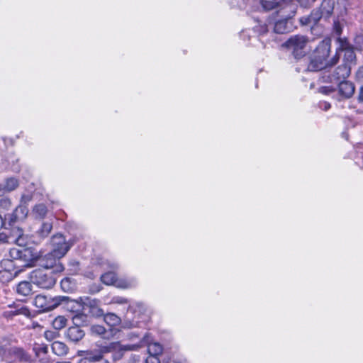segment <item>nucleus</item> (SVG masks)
Listing matches in <instances>:
<instances>
[{
	"mask_svg": "<svg viewBox=\"0 0 363 363\" xmlns=\"http://www.w3.org/2000/svg\"><path fill=\"white\" fill-rule=\"evenodd\" d=\"M330 51V43L329 41H322L315 50L314 57L311 60L308 69L310 71L323 70L322 72V79L324 82L333 83L337 82L340 79L347 78L351 71V67L347 62L338 66L331 74L329 67L335 65L339 56L336 54L331 60L330 64L325 62Z\"/></svg>",
	"mask_w": 363,
	"mask_h": 363,
	"instance_id": "obj_1",
	"label": "nucleus"
},
{
	"mask_svg": "<svg viewBox=\"0 0 363 363\" xmlns=\"http://www.w3.org/2000/svg\"><path fill=\"white\" fill-rule=\"evenodd\" d=\"M150 337L147 334L138 344L123 345L118 342H111L108 346L104 347L101 349V351L102 352H110L112 351H132L137 350L139 348L147 345L149 355L158 357L162 353V346L158 342H150Z\"/></svg>",
	"mask_w": 363,
	"mask_h": 363,
	"instance_id": "obj_2",
	"label": "nucleus"
},
{
	"mask_svg": "<svg viewBox=\"0 0 363 363\" xmlns=\"http://www.w3.org/2000/svg\"><path fill=\"white\" fill-rule=\"evenodd\" d=\"M29 279L32 284L43 289H51L55 284L57 279L53 271L44 268L31 272Z\"/></svg>",
	"mask_w": 363,
	"mask_h": 363,
	"instance_id": "obj_3",
	"label": "nucleus"
},
{
	"mask_svg": "<svg viewBox=\"0 0 363 363\" xmlns=\"http://www.w3.org/2000/svg\"><path fill=\"white\" fill-rule=\"evenodd\" d=\"M101 281L106 285H114L118 288L129 289L135 287L138 281L133 277H125L118 279L116 274L111 271L104 273L101 276Z\"/></svg>",
	"mask_w": 363,
	"mask_h": 363,
	"instance_id": "obj_4",
	"label": "nucleus"
},
{
	"mask_svg": "<svg viewBox=\"0 0 363 363\" xmlns=\"http://www.w3.org/2000/svg\"><path fill=\"white\" fill-rule=\"evenodd\" d=\"M65 298V296H55L51 298L45 295L39 294L35 297L33 304L40 311H48L57 307Z\"/></svg>",
	"mask_w": 363,
	"mask_h": 363,
	"instance_id": "obj_5",
	"label": "nucleus"
},
{
	"mask_svg": "<svg viewBox=\"0 0 363 363\" xmlns=\"http://www.w3.org/2000/svg\"><path fill=\"white\" fill-rule=\"evenodd\" d=\"M308 43L307 37L302 35L291 36L284 45L291 50L295 57H299L304 53V49Z\"/></svg>",
	"mask_w": 363,
	"mask_h": 363,
	"instance_id": "obj_6",
	"label": "nucleus"
},
{
	"mask_svg": "<svg viewBox=\"0 0 363 363\" xmlns=\"http://www.w3.org/2000/svg\"><path fill=\"white\" fill-rule=\"evenodd\" d=\"M0 242H15L18 246H23L25 244L23 230L18 227H15L9 231L5 227L4 230L0 233Z\"/></svg>",
	"mask_w": 363,
	"mask_h": 363,
	"instance_id": "obj_7",
	"label": "nucleus"
},
{
	"mask_svg": "<svg viewBox=\"0 0 363 363\" xmlns=\"http://www.w3.org/2000/svg\"><path fill=\"white\" fill-rule=\"evenodd\" d=\"M52 250L57 257H63L69 251L70 245L66 242L62 234H56L51 240Z\"/></svg>",
	"mask_w": 363,
	"mask_h": 363,
	"instance_id": "obj_8",
	"label": "nucleus"
},
{
	"mask_svg": "<svg viewBox=\"0 0 363 363\" xmlns=\"http://www.w3.org/2000/svg\"><path fill=\"white\" fill-rule=\"evenodd\" d=\"M62 257H57L55 252L52 250L43 258L41 265L44 269L48 270H50L52 267H55L54 271L62 272L64 268L59 262V259Z\"/></svg>",
	"mask_w": 363,
	"mask_h": 363,
	"instance_id": "obj_9",
	"label": "nucleus"
},
{
	"mask_svg": "<svg viewBox=\"0 0 363 363\" xmlns=\"http://www.w3.org/2000/svg\"><path fill=\"white\" fill-rule=\"evenodd\" d=\"M26 243L21 247V260L25 263V266L31 267L38 259L39 255L36 250L31 247H23Z\"/></svg>",
	"mask_w": 363,
	"mask_h": 363,
	"instance_id": "obj_10",
	"label": "nucleus"
},
{
	"mask_svg": "<svg viewBox=\"0 0 363 363\" xmlns=\"http://www.w3.org/2000/svg\"><path fill=\"white\" fill-rule=\"evenodd\" d=\"M294 22L291 16L278 20L274 26V31L276 33L283 34L293 30Z\"/></svg>",
	"mask_w": 363,
	"mask_h": 363,
	"instance_id": "obj_11",
	"label": "nucleus"
},
{
	"mask_svg": "<svg viewBox=\"0 0 363 363\" xmlns=\"http://www.w3.org/2000/svg\"><path fill=\"white\" fill-rule=\"evenodd\" d=\"M355 86L349 81H342L338 85V100L351 98L354 94Z\"/></svg>",
	"mask_w": 363,
	"mask_h": 363,
	"instance_id": "obj_12",
	"label": "nucleus"
},
{
	"mask_svg": "<svg viewBox=\"0 0 363 363\" xmlns=\"http://www.w3.org/2000/svg\"><path fill=\"white\" fill-rule=\"evenodd\" d=\"M331 10L328 11L326 9L323 8V0H321V4L320 8L318 9L313 10L311 13L313 23H315L317 24L322 18L327 20L332 16L335 6L334 0H331Z\"/></svg>",
	"mask_w": 363,
	"mask_h": 363,
	"instance_id": "obj_13",
	"label": "nucleus"
},
{
	"mask_svg": "<svg viewBox=\"0 0 363 363\" xmlns=\"http://www.w3.org/2000/svg\"><path fill=\"white\" fill-rule=\"evenodd\" d=\"M28 213V207L26 205L19 204L14 211L9 216V225L11 226L16 221L24 220L27 217Z\"/></svg>",
	"mask_w": 363,
	"mask_h": 363,
	"instance_id": "obj_14",
	"label": "nucleus"
},
{
	"mask_svg": "<svg viewBox=\"0 0 363 363\" xmlns=\"http://www.w3.org/2000/svg\"><path fill=\"white\" fill-rule=\"evenodd\" d=\"M11 357L21 362H27L30 360V355L21 347H11L9 350Z\"/></svg>",
	"mask_w": 363,
	"mask_h": 363,
	"instance_id": "obj_15",
	"label": "nucleus"
},
{
	"mask_svg": "<svg viewBox=\"0 0 363 363\" xmlns=\"http://www.w3.org/2000/svg\"><path fill=\"white\" fill-rule=\"evenodd\" d=\"M19 185L18 180L15 177H9L0 183V196L15 190Z\"/></svg>",
	"mask_w": 363,
	"mask_h": 363,
	"instance_id": "obj_16",
	"label": "nucleus"
},
{
	"mask_svg": "<svg viewBox=\"0 0 363 363\" xmlns=\"http://www.w3.org/2000/svg\"><path fill=\"white\" fill-rule=\"evenodd\" d=\"M84 306L89 308V313L96 317L104 315V311L99 306V301L96 299L86 298L84 302Z\"/></svg>",
	"mask_w": 363,
	"mask_h": 363,
	"instance_id": "obj_17",
	"label": "nucleus"
},
{
	"mask_svg": "<svg viewBox=\"0 0 363 363\" xmlns=\"http://www.w3.org/2000/svg\"><path fill=\"white\" fill-rule=\"evenodd\" d=\"M92 335L100 336L104 339H110L113 335V330H106L103 325H93L90 328Z\"/></svg>",
	"mask_w": 363,
	"mask_h": 363,
	"instance_id": "obj_18",
	"label": "nucleus"
},
{
	"mask_svg": "<svg viewBox=\"0 0 363 363\" xmlns=\"http://www.w3.org/2000/svg\"><path fill=\"white\" fill-rule=\"evenodd\" d=\"M84 335V331L78 326L70 327L67 333V337L73 342L79 341Z\"/></svg>",
	"mask_w": 363,
	"mask_h": 363,
	"instance_id": "obj_19",
	"label": "nucleus"
},
{
	"mask_svg": "<svg viewBox=\"0 0 363 363\" xmlns=\"http://www.w3.org/2000/svg\"><path fill=\"white\" fill-rule=\"evenodd\" d=\"M31 282L23 281H21L16 286V292L22 296H27L32 293Z\"/></svg>",
	"mask_w": 363,
	"mask_h": 363,
	"instance_id": "obj_20",
	"label": "nucleus"
},
{
	"mask_svg": "<svg viewBox=\"0 0 363 363\" xmlns=\"http://www.w3.org/2000/svg\"><path fill=\"white\" fill-rule=\"evenodd\" d=\"M267 4H264L262 0H255L256 4H259L264 11L272 10L277 7L281 6L284 0H267Z\"/></svg>",
	"mask_w": 363,
	"mask_h": 363,
	"instance_id": "obj_21",
	"label": "nucleus"
},
{
	"mask_svg": "<svg viewBox=\"0 0 363 363\" xmlns=\"http://www.w3.org/2000/svg\"><path fill=\"white\" fill-rule=\"evenodd\" d=\"M52 352L57 356L66 355L68 352L67 346L62 342L55 341L51 346Z\"/></svg>",
	"mask_w": 363,
	"mask_h": 363,
	"instance_id": "obj_22",
	"label": "nucleus"
},
{
	"mask_svg": "<svg viewBox=\"0 0 363 363\" xmlns=\"http://www.w3.org/2000/svg\"><path fill=\"white\" fill-rule=\"evenodd\" d=\"M103 316L105 323L112 327L119 325L121 322V318L113 313H108Z\"/></svg>",
	"mask_w": 363,
	"mask_h": 363,
	"instance_id": "obj_23",
	"label": "nucleus"
},
{
	"mask_svg": "<svg viewBox=\"0 0 363 363\" xmlns=\"http://www.w3.org/2000/svg\"><path fill=\"white\" fill-rule=\"evenodd\" d=\"M48 213V208L45 205L40 203L35 205L33 209V214L35 218L43 219Z\"/></svg>",
	"mask_w": 363,
	"mask_h": 363,
	"instance_id": "obj_24",
	"label": "nucleus"
},
{
	"mask_svg": "<svg viewBox=\"0 0 363 363\" xmlns=\"http://www.w3.org/2000/svg\"><path fill=\"white\" fill-rule=\"evenodd\" d=\"M62 289L65 292H72L75 290L76 285L71 278H65L60 283Z\"/></svg>",
	"mask_w": 363,
	"mask_h": 363,
	"instance_id": "obj_25",
	"label": "nucleus"
},
{
	"mask_svg": "<svg viewBox=\"0 0 363 363\" xmlns=\"http://www.w3.org/2000/svg\"><path fill=\"white\" fill-rule=\"evenodd\" d=\"M52 228V223L48 222L43 223L40 228L38 230V234L42 238H45L50 234Z\"/></svg>",
	"mask_w": 363,
	"mask_h": 363,
	"instance_id": "obj_26",
	"label": "nucleus"
},
{
	"mask_svg": "<svg viewBox=\"0 0 363 363\" xmlns=\"http://www.w3.org/2000/svg\"><path fill=\"white\" fill-rule=\"evenodd\" d=\"M253 30L259 35H264L269 31V25L265 22L258 21L257 24L254 26Z\"/></svg>",
	"mask_w": 363,
	"mask_h": 363,
	"instance_id": "obj_27",
	"label": "nucleus"
},
{
	"mask_svg": "<svg viewBox=\"0 0 363 363\" xmlns=\"http://www.w3.org/2000/svg\"><path fill=\"white\" fill-rule=\"evenodd\" d=\"M102 359L101 353L96 354H89L84 358L82 359L79 363H95Z\"/></svg>",
	"mask_w": 363,
	"mask_h": 363,
	"instance_id": "obj_28",
	"label": "nucleus"
},
{
	"mask_svg": "<svg viewBox=\"0 0 363 363\" xmlns=\"http://www.w3.org/2000/svg\"><path fill=\"white\" fill-rule=\"evenodd\" d=\"M67 323V319L64 316H57L52 321L53 328L55 330H61L65 328Z\"/></svg>",
	"mask_w": 363,
	"mask_h": 363,
	"instance_id": "obj_29",
	"label": "nucleus"
},
{
	"mask_svg": "<svg viewBox=\"0 0 363 363\" xmlns=\"http://www.w3.org/2000/svg\"><path fill=\"white\" fill-rule=\"evenodd\" d=\"M21 247H14L10 250L9 255L13 259L21 260Z\"/></svg>",
	"mask_w": 363,
	"mask_h": 363,
	"instance_id": "obj_30",
	"label": "nucleus"
},
{
	"mask_svg": "<svg viewBox=\"0 0 363 363\" xmlns=\"http://www.w3.org/2000/svg\"><path fill=\"white\" fill-rule=\"evenodd\" d=\"M345 57L347 62H352L355 60V55L353 50L350 48H344Z\"/></svg>",
	"mask_w": 363,
	"mask_h": 363,
	"instance_id": "obj_31",
	"label": "nucleus"
},
{
	"mask_svg": "<svg viewBox=\"0 0 363 363\" xmlns=\"http://www.w3.org/2000/svg\"><path fill=\"white\" fill-rule=\"evenodd\" d=\"M300 23L303 26H313L316 25L315 23L313 22V18H311V15L303 16L299 19Z\"/></svg>",
	"mask_w": 363,
	"mask_h": 363,
	"instance_id": "obj_32",
	"label": "nucleus"
},
{
	"mask_svg": "<svg viewBox=\"0 0 363 363\" xmlns=\"http://www.w3.org/2000/svg\"><path fill=\"white\" fill-rule=\"evenodd\" d=\"M300 23L303 26H313L316 25L315 23L313 22V18H311V15L303 16L299 19Z\"/></svg>",
	"mask_w": 363,
	"mask_h": 363,
	"instance_id": "obj_33",
	"label": "nucleus"
},
{
	"mask_svg": "<svg viewBox=\"0 0 363 363\" xmlns=\"http://www.w3.org/2000/svg\"><path fill=\"white\" fill-rule=\"evenodd\" d=\"M11 206V201L9 198L0 199V208L4 210H8Z\"/></svg>",
	"mask_w": 363,
	"mask_h": 363,
	"instance_id": "obj_34",
	"label": "nucleus"
},
{
	"mask_svg": "<svg viewBox=\"0 0 363 363\" xmlns=\"http://www.w3.org/2000/svg\"><path fill=\"white\" fill-rule=\"evenodd\" d=\"M335 91V89L331 86H325L319 88V92L324 94H331Z\"/></svg>",
	"mask_w": 363,
	"mask_h": 363,
	"instance_id": "obj_35",
	"label": "nucleus"
},
{
	"mask_svg": "<svg viewBox=\"0 0 363 363\" xmlns=\"http://www.w3.org/2000/svg\"><path fill=\"white\" fill-rule=\"evenodd\" d=\"M37 355H39V353L47 354L48 352V347L47 345H38V347H35L33 348Z\"/></svg>",
	"mask_w": 363,
	"mask_h": 363,
	"instance_id": "obj_36",
	"label": "nucleus"
},
{
	"mask_svg": "<svg viewBox=\"0 0 363 363\" xmlns=\"http://www.w3.org/2000/svg\"><path fill=\"white\" fill-rule=\"evenodd\" d=\"M111 303L126 304L128 299L122 296H114L111 300Z\"/></svg>",
	"mask_w": 363,
	"mask_h": 363,
	"instance_id": "obj_37",
	"label": "nucleus"
},
{
	"mask_svg": "<svg viewBox=\"0 0 363 363\" xmlns=\"http://www.w3.org/2000/svg\"><path fill=\"white\" fill-rule=\"evenodd\" d=\"M32 200L31 194H23L21 199V205H26L27 206L28 203Z\"/></svg>",
	"mask_w": 363,
	"mask_h": 363,
	"instance_id": "obj_38",
	"label": "nucleus"
},
{
	"mask_svg": "<svg viewBox=\"0 0 363 363\" xmlns=\"http://www.w3.org/2000/svg\"><path fill=\"white\" fill-rule=\"evenodd\" d=\"M57 333L54 332V331L47 330L44 333V337H45L46 340H48L49 341L54 340L55 338L57 337Z\"/></svg>",
	"mask_w": 363,
	"mask_h": 363,
	"instance_id": "obj_39",
	"label": "nucleus"
},
{
	"mask_svg": "<svg viewBox=\"0 0 363 363\" xmlns=\"http://www.w3.org/2000/svg\"><path fill=\"white\" fill-rule=\"evenodd\" d=\"M145 363H160V360L157 356L149 355L145 360Z\"/></svg>",
	"mask_w": 363,
	"mask_h": 363,
	"instance_id": "obj_40",
	"label": "nucleus"
},
{
	"mask_svg": "<svg viewBox=\"0 0 363 363\" xmlns=\"http://www.w3.org/2000/svg\"><path fill=\"white\" fill-rule=\"evenodd\" d=\"M333 27L336 34L340 35L342 33V27L340 23L338 21H335Z\"/></svg>",
	"mask_w": 363,
	"mask_h": 363,
	"instance_id": "obj_41",
	"label": "nucleus"
},
{
	"mask_svg": "<svg viewBox=\"0 0 363 363\" xmlns=\"http://www.w3.org/2000/svg\"><path fill=\"white\" fill-rule=\"evenodd\" d=\"M331 0H323V8L328 11L331 10Z\"/></svg>",
	"mask_w": 363,
	"mask_h": 363,
	"instance_id": "obj_42",
	"label": "nucleus"
},
{
	"mask_svg": "<svg viewBox=\"0 0 363 363\" xmlns=\"http://www.w3.org/2000/svg\"><path fill=\"white\" fill-rule=\"evenodd\" d=\"M357 77L358 79L359 80H362L363 79V66L362 67H360L357 72Z\"/></svg>",
	"mask_w": 363,
	"mask_h": 363,
	"instance_id": "obj_43",
	"label": "nucleus"
},
{
	"mask_svg": "<svg viewBox=\"0 0 363 363\" xmlns=\"http://www.w3.org/2000/svg\"><path fill=\"white\" fill-rule=\"evenodd\" d=\"M358 101L361 103H363V86H361V88H360L359 96H358Z\"/></svg>",
	"mask_w": 363,
	"mask_h": 363,
	"instance_id": "obj_44",
	"label": "nucleus"
},
{
	"mask_svg": "<svg viewBox=\"0 0 363 363\" xmlns=\"http://www.w3.org/2000/svg\"><path fill=\"white\" fill-rule=\"evenodd\" d=\"M320 107L326 111V110H328L330 108V104H328L327 102H323L320 105Z\"/></svg>",
	"mask_w": 363,
	"mask_h": 363,
	"instance_id": "obj_45",
	"label": "nucleus"
},
{
	"mask_svg": "<svg viewBox=\"0 0 363 363\" xmlns=\"http://www.w3.org/2000/svg\"><path fill=\"white\" fill-rule=\"evenodd\" d=\"M6 225V222L4 220L2 216L0 215V230L2 229V228H5Z\"/></svg>",
	"mask_w": 363,
	"mask_h": 363,
	"instance_id": "obj_46",
	"label": "nucleus"
},
{
	"mask_svg": "<svg viewBox=\"0 0 363 363\" xmlns=\"http://www.w3.org/2000/svg\"><path fill=\"white\" fill-rule=\"evenodd\" d=\"M4 274H6L8 275L6 279L7 280H9L11 278V274H9L7 272H0V276Z\"/></svg>",
	"mask_w": 363,
	"mask_h": 363,
	"instance_id": "obj_47",
	"label": "nucleus"
},
{
	"mask_svg": "<svg viewBox=\"0 0 363 363\" xmlns=\"http://www.w3.org/2000/svg\"><path fill=\"white\" fill-rule=\"evenodd\" d=\"M26 312H28L26 308H21L19 311V313H22V314H26Z\"/></svg>",
	"mask_w": 363,
	"mask_h": 363,
	"instance_id": "obj_48",
	"label": "nucleus"
},
{
	"mask_svg": "<svg viewBox=\"0 0 363 363\" xmlns=\"http://www.w3.org/2000/svg\"><path fill=\"white\" fill-rule=\"evenodd\" d=\"M113 269L118 268V264L116 263H113L111 267Z\"/></svg>",
	"mask_w": 363,
	"mask_h": 363,
	"instance_id": "obj_49",
	"label": "nucleus"
},
{
	"mask_svg": "<svg viewBox=\"0 0 363 363\" xmlns=\"http://www.w3.org/2000/svg\"><path fill=\"white\" fill-rule=\"evenodd\" d=\"M79 318V316H78V315H75V316L74 317L73 320H74V321L77 322V320H78Z\"/></svg>",
	"mask_w": 363,
	"mask_h": 363,
	"instance_id": "obj_50",
	"label": "nucleus"
},
{
	"mask_svg": "<svg viewBox=\"0 0 363 363\" xmlns=\"http://www.w3.org/2000/svg\"><path fill=\"white\" fill-rule=\"evenodd\" d=\"M130 339H132V338H133V337H138V335H137L133 334V333L130 334Z\"/></svg>",
	"mask_w": 363,
	"mask_h": 363,
	"instance_id": "obj_51",
	"label": "nucleus"
},
{
	"mask_svg": "<svg viewBox=\"0 0 363 363\" xmlns=\"http://www.w3.org/2000/svg\"><path fill=\"white\" fill-rule=\"evenodd\" d=\"M124 327H125V328H132V327H134V325H133V324H132V323H130V325H125Z\"/></svg>",
	"mask_w": 363,
	"mask_h": 363,
	"instance_id": "obj_52",
	"label": "nucleus"
},
{
	"mask_svg": "<svg viewBox=\"0 0 363 363\" xmlns=\"http://www.w3.org/2000/svg\"><path fill=\"white\" fill-rule=\"evenodd\" d=\"M173 363H186L185 362H176L174 361Z\"/></svg>",
	"mask_w": 363,
	"mask_h": 363,
	"instance_id": "obj_53",
	"label": "nucleus"
},
{
	"mask_svg": "<svg viewBox=\"0 0 363 363\" xmlns=\"http://www.w3.org/2000/svg\"><path fill=\"white\" fill-rule=\"evenodd\" d=\"M57 363H70L69 362H57Z\"/></svg>",
	"mask_w": 363,
	"mask_h": 363,
	"instance_id": "obj_54",
	"label": "nucleus"
},
{
	"mask_svg": "<svg viewBox=\"0 0 363 363\" xmlns=\"http://www.w3.org/2000/svg\"><path fill=\"white\" fill-rule=\"evenodd\" d=\"M262 2H263L264 4H267V0H262Z\"/></svg>",
	"mask_w": 363,
	"mask_h": 363,
	"instance_id": "obj_55",
	"label": "nucleus"
},
{
	"mask_svg": "<svg viewBox=\"0 0 363 363\" xmlns=\"http://www.w3.org/2000/svg\"><path fill=\"white\" fill-rule=\"evenodd\" d=\"M4 262H10L9 260H5Z\"/></svg>",
	"mask_w": 363,
	"mask_h": 363,
	"instance_id": "obj_56",
	"label": "nucleus"
}]
</instances>
